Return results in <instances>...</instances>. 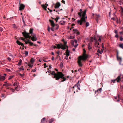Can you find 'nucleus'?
Listing matches in <instances>:
<instances>
[{
    "label": "nucleus",
    "instance_id": "obj_1",
    "mask_svg": "<svg viewBox=\"0 0 123 123\" xmlns=\"http://www.w3.org/2000/svg\"><path fill=\"white\" fill-rule=\"evenodd\" d=\"M33 30V29L31 28L29 31L30 33H28L25 31L22 32V34L26 39L31 38L32 40L35 41L37 40V38L35 35L32 33Z\"/></svg>",
    "mask_w": 123,
    "mask_h": 123
},
{
    "label": "nucleus",
    "instance_id": "obj_2",
    "mask_svg": "<svg viewBox=\"0 0 123 123\" xmlns=\"http://www.w3.org/2000/svg\"><path fill=\"white\" fill-rule=\"evenodd\" d=\"M86 51L84 50V53L82 56H80L78 57V65L80 67H81L82 66V63L81 61H84L86 60L87 58V56L86 54L85 53Z\"/></svg>",
    "mask_w": 123,
    "mask_h": 123
},
{
    "label": "nucleus",
    "instance_id": "obj_3",
    "mask_svg": "<svg viewBox=\"0 0 123 123\" xmlns=\"http://www.w3.org/2000/svg\"><path fill=\"white\" fill-rule=\"evenodd\" d=\"M86 10H85L83 12L82 14V17L81 18V20H78L77 22L78 24H80V25H81L83 23H85L86 22V20L87 18V17L86 16Z\"/></svg>",
    "mask_w": 123,
    "mask_h": 123
},
{
    "label": "nucleus",
    "instance_id": "obj_4",
    "mask_svg": "<svg viewBox=\"0 0 123 123\" xmlns=\"http://www.w3.org/2000/svg\"><path fill=\"white\" fill-rule=\"evenodd\" d=\"M50 73L51 74L54 76L53 77L55 78V79L57 80L59 79L60 78L58 77V76L59 75H61L60 74H61V72H58L57 73H56L55 71H53L52 72H50Z\"/></svg>",
    "mask_w": 123,
    "mask_h": 123
},
{
    "label": "nucleus",
    "instance_id": "obj_5",
    "mask_svg": "<svg viewBox=\"0 0 123 123\" xmlns=\"http://www.w3.org/2000/svg\"><path fill=\"white\" fill-rule=\"evenodd\" d=\"M57 46V47L58 49L61 48L63 50H64L66 49V47L64 45L62 44H57L56 45Z\"/></svg>",
    "mask_w": 123,
    "mask_h": 123
},
{
    "label": "nucleus",
    "instance_id": "obj_6",
    "mask_svg": "<svg viewBox=\"0 0 123 123\" xmlns=\"http://www.w3.org/2000/svg\"><path fill=\"white\" fill-rule=\"evenodd\" d=\"M61 74L60 75H62V74L63 75H59L58 77L60 78H60H62L63 79V80L61 81V82H63L65 81L66 79L64 77V76L65 75L64 74H63L62 72H61Z\"/></svg>",
    "mask_w": 123,
    "mask_h": 123
},
{
    "label": "nucleus",
    "instance_id": "obj_7",
    "mask_svg": "<svg viewBox=\"0 0 123 123\" xmlns=\"http://www.w3.org/2000/svg\"><path fill=\"white\" fill-rule=\"evenodd\" d=\"M19 10H21L24 9L25 7V5L22 4H20V3L19 4Z\"/></svg>",
    "mask_w": 123,
    "mask_h": 123
},
{
    "label": "nucleus",
    "instance_id": "obj_8",
    "mask_svg": "<svg viewBox=\"0 0 123 123\" xmlns=\"http://www.w3.org/2000/svg\"><path fill=\"white\" fill-rule=\"evenodd\" d=\"M117 80V82H119V81L120 80V76H119L116 79L112 80V81L113 82V83H114L115 82V81H116Z\"/></svg>",
    "mask_w": 123,
    "mask_h": 123
},
{
    "label": "nucleus",
    "instance_id": "obj_9",
    "mask_svg": "<svg viewBox=\"0 0 123 123\" xmlns=\"http://www.w3.org/2000/svg\"><path fill=\"white\" fill-rule=\"evenodd\" d=\"M117 59L119 61V64L120 65L121 64V62L122 61V58L121 57H119V56L117 57Z\"/></svg>",
    "mask_w": 123,
    "mask_h": 123
},
{
    "label": "nucleus",
    "instance_id": "obj_10",
    "mask_svg": "<svg viewBox=\"0 0 123 123\" xmlns=\"http://www.w3.org/2000/svg\"><path fill=\"white\" fill-rule=\"evenodd\" d=\"M49 21L51 23V25L53 27H54L55 25L53 21L51 20H49Z\"/></svg>",
    "mask_w": 123,
    "mask_h": 123
},
{
    "label": "nucleus",
    "instance_id": "obj_11",
    "mask_svg": "<svg viewBox=\"0 0 123 123\" xmlns=\"http://www.w3.org/2000/svg\"><path fill=\"white\" fill-rule=\"evenodd\" d=\"M48 4L46 3L45 5L44 4H43L42 5V6L45 10H46V8L47 7V6H48Z\"/></svg>",
    "mask_w": 123,
    "mask_h": 123
},
{
    "label": "nucleus",
    "instance_id": "obj_12",
    "mask_svg": "<svg viewBox=\"0 0 123 123\" xmlns=\"http://www.w3.org/2000/svg\"><path fill=\"white\" fill-rule=\"evenodd\" d=\"M95 43V46L96 47H98V45H99V43L96 40V39L95 38H94V39Z\"/></svg>",
    "mask_w": 123,
    "mask_h": 123
},
{
    "label": "nucleus",
    "instance_id": "obj_13",
    "mask_svg": "<svg viewBox=\"0 0 123 123\" xmlns=\"http://www.w3.org/2000/svg\"><path fill=\"white\" fill-rule=\"evenodd\" d=\"M60 6V4L59 2H57L56 4L55 8H58Z\"/></svg>",
    "mask_w": 123,
    "mask_h": 123
},
{
    "label": "nucleus",
    "instance_id": "obj_14",
    "mask_svg": "<svg viewBox=\"0 0 123 123\" xmlns=\"http://www.w3.org/2000/svg\"><path fill=\"white\" fill-rule=\"evenodd\" d=\"M16 42L17 44H18V45H21L22 46H23L24 45L23 43H22L21 42H20L18 40H17L16 41Z\"/></svg>",
    "mask_w": 123,
    "mask_h": 123
},
{
    "label": "nucleus",
    "instance_id": "obj_15",
    "mask_svg": "<svg viewBox=\"0 0 123 123\" xmlns=\"http://www.w3.org/2000/svg\"><path fill=\"white\" fill-rule=\"evenodd\" d=\"M5 84L3 85V86H5L7 87L8 86H10L11 85V84L10 83H7L6 82H5Z\"/></svg>",
    "mask_w": 123,
    "mask_h": 123
},
{
    "label": "nucleus",
    "instance_id": "obj_16",
    "mask_svg": "<svg viewBox=\"0 0 123 123\" xmlns=\"http://www.w3.org/2000/svg\"><path fill=\"white\" fill-rule=\"evenodd\" d=\"M5 79V77L4 76L0 75V80H3Z\"/></svg>",
    "mask_w": 123,
    "mask_h": 123
},
{
    "label": "nucleus",
    "instance_id": "obj_17",
    "mask_svg": "<svg viewBox=\"0 0 123 123\" xmlns=\"http://www.w3.org/2000/svg\"><path fill=\"white\" fill-rule=\"evenodd\" d=\"M88 48L89 50H90L91 49L92 47L90 45V43H89L88 45Z\"/></svg>",
    "mask_w": 123,
    "mask_h": 123
},
{
    "label": "nucleus",
    "instance_id": "obj_18",
    "mask_svg": "<svg viewBox=\"0 0 123 123\" xmlns=\"http://www.w3.org/2000/svg\"><path fill=\"white\" fill-rule=\"evenodd\" d=\"M95 16H96V21H97L98 20L97 19L100 17V16L99 14H95Z\"/></svg>",
    "mask_w": 123,
    "mask_h": 123
},
{
    "label": "nucleus",
    "instance_id": "obj_19",
    "mask_svg": "<svg viewBox=\"0 0 123 123\" xmlns=\"http://www.w3.org/2000/svg\"><path fill=\"white\" fill-rule=\"evenodd\" d=\"M94 39H93V38L92 37H91V38L90 39L91 41L90 43H91V44L92 43L93 41V40H94Z\"/></svg>",
    "mask_w": 123,
    "mask_h": 123
},
{
    "label": "nucleus",
    "instance_id": "obj_20",
    "mask_svg": "<svg viewBox=\"0 0 123 123\" xmlns=\"http://www.w3.org/2000/svg\"><path fill=\"white\" fill-rule=\"evenodd\" d=\"M119 47L122 48V49H123V44H119Z\"/></svg>",
    "mask_w": 123,
    "mask_h": 123
},
{
    "label": "nucleus",
    "instance_id": "obj_21",
    "mask_svg": "<svg viewBox=\"0 0 123 123\" xmlns=\"http://www.w3.org/2000/svg\"><path fill=\"white\" fill-rule=\"evenodd\" d=\"M22 62V61L21 60H20L19 62L18 65V66H20L21 64V63Z\"/></svg>",
    "mask_w": 123,
    "mask_h": 123
},
{
    "label": "nucleus",
    "instance_id": "obj_22",
    "mask_svg": "<svg viewBox=\"0 0 123 123\" xmlns=\"http://www.w3.org/2000/svg\"><path fill=\"white\" fill-rule=\"evenodd\" d=\"M65 22L64 21H61L60 22V24L61 25H64V24Z\"/></svg>",
    "mask_w": 123,
    "mask_h": 123
},
{
    "label": "nucleus",
    "instance_id": "obj_23",
    "mask_svg": "<svg viewBox=\"0 0 123 123\" xmlns=\"http://www.w3.org/2000/svg\"><path fill=\"white\" fill-rule=\"evenodd\" d=\"M18 85V82H16L15 83H14V84L13 85L14 86H16Z\"/></svg>",
    "mask_w": 123,
    "mask_h": 123
},
{
    "label": "nucleus",
    "instance_id": "obj_24",
    "mask_svg": "<svg viewBox=\"0 0 123 123\" xmlns=\"http://www.w3.org/2000/svg\"><path fill=\"white\" fill-rule=\"evenodd\" d=\"M82 12H80L78 13V15L80 17V18L81 17L82 15L81 14V13Z\"/></svg>",
    "mask_w": 123,
    "mask_h": 123
},
{
    "label": "nucleus",
    "instance_id": "obj_25",
    "mask_svg": "<svg viewBox=\"0 0 123 123\" xmlns=\"http://www.w3.org/2000/svg\"><path fill=\"white\" fill-rule=\"evenodd\" d=\"M45 119V118L44 117L41 119V122L42 123H44Z\"/></svg>",
    "mask_w": 123,
    "mask_h": 123
},
{
    "label": "nucleus",
    "instance_id": "obj_26",
    "mask_svg": "<svg viewBox=\"0 0 123 123\" xmlns=\"http://www.w3.org/2000/svg\"><path fill=\"white\" fill-rule=\"evenodd\" d=\"M101 90L102 89L101 88H100L98 89L97 92H98V93H100L101 92Z\"/></svg>",
    "mask_w": 123,
    "mask_h": 123
},
{
    "label": "nucleus",
    "instance_id": "obj_27",
    "mask_svg": "<svg viewBox=\"0 0 123 123\" xmlns=\"http://www.w3.org/2000/svg\"><path fill=\"white\" fill-rule=\"evenodd\" d=\"M60 18L58 17L57 16L56 18L55 19V20L56 21V22H57V21Z\"/></svg>",
    "mask_w": 123,
    "mask_h": 123
},
{
    "label": "nucleus",
    "instance_id": "obj_28",
    "mask_svg": "<svg viewBox=\"0 0 123 123\" xmlns=\"http://www.w3.org/2000/svg\"><path fill=\"white\" fill-rule=\"evenodd\" d=\"M35 60L33 58H32L30 60V62H32V63H33L34 61Z\"/></svg>",
    "mask_w": 123,
    "mask_h": 123
},
{
    "label": "nucleus",
    "instance_id": "obj_29",
    "mask_svg": "<svg viewBox=\"0 0 123 123\" xmlns=\"http://www.w3.org/2000/svg\"><path fill=\"white\" fill-rule=\"evenodd\" d=\"M54 120V119L53 118L51 119L49 121V123H51Z\"/></svg>",
    "mask_w": 123,
    "mask_h": 123
},
{
    "label": "nucleus",
    "instance_id": "obj_30",
    "mask_svg": "<svg viewBox=\"0 0 123 123\" xmlns=\"http://www.w3.org/2000/svg\"><path fill=\"white\" fill-rule=\"evenodd\" d=\"M89 25V23L88 22H86V27H87Z\"/></svg>",
    "mask_w": 123,
    "mask_h": 123
},
{
    "label": "nucleus",
    "instance_id": "obj_31",
    "mask_svg": "<svg viewBox=\"0 0 123 123\" xmlns=\"http://www.w3.org/2000/svg\"><path fill=\"white\" fill-rule=\"evenodd\" d=\"M28 51H25V54L26 56L28 55Z\"/></svg>",
    "mask_w": 123,
    "mask_h": 123
},
{
    "label": "nucleus",
    "instance_id": "obj_32",
    "mask_svg": "<svg viewBox=\"0 0 123 123\" xmlns=\"http://www.w3.org/2000/svg\"><path fill=\"white\" fill-rule=\"evenodd\" d=\"M73 31L74 32V33H75L76 32H77L78 31V30L77 29H74L73 30Z\"/></svg>",
    "mask_w": 123,
    "mask_h": 123
},
{
    "label": "nucleus",
    "instance_id": "obj_33",
    "mask_svg": "<svg viewBox=\"0 0 123 123\" xmlns=\"http://www.w3.org/2000/svg\"><path fill=\"white\" fill-rule=\"evenodd\" d=\"M66 56H67V57H68L69 55V52H66Z\"/></svg>",
    "mask_w": 123,
    "mask_h": 123
},
{
    "label": "nucleus",
    "instance_id": "obj_34",
    "mask_svg": "<svg viewBox=\"0 0 123 123\" xmlns=\"http://www.w3.org/2000/svg\"><path fill=\"white\" fill-rule=\"evenodd\" d=\"M28 66H29L31 68H32L33 66V65L30 64H28Z\"/></svg>",
    "mask_w": 123,
    "mask_h": 123
},
{
    "label": "nucleus",
    "instance_id": "obj_35",
    "mask_svg": "<svg viewBox=\"0 0 123 123\" xmlns=\"http://www.w3.org/2000/svg\"><path fill=\"white\" fill-rule=\"evenodd\" d=\"M75 37L74 36H70L69 37V39H73Z\"/></svg>",
    "mask_w": 123,
    "mask_h": 123
},
{
    "label": "nucleus",
    "instance_id": "obj_36",
    "mask_svg": "<svg viewBox=\"0 0 123 123\" xmlns=\"http://www.w3.org/2000/svg\"><path fill=\"white\" fill-rule=\"evenodd\" d=\"M22 68H20L19 69L20 70H24V68L22 66Z\"/></svg>",
    "mask_w": 123,
    "mask_h": 123
},
{
    "label": "nucleus",
    "instance_id": "obj_37",
    "mask_svg": "<svg viewBox=\"0 0 123 123\" xmlns=\"http://www.w3.org/2000/svg\"><path fill=\"white\" fill-rule=\"evenodd\" d=\"M29 43L31 46H32L33 45V43L31 42H29Z\"/></svg>",
    "mask_w": 123,
    "mask_h": 123
},
{
    "label": "nucleus",
    "instance_id": "obj_38",
    "mask_svg": "<svg viewBox=\"0 0 123 123\" xmlns=\"http://www.w3.org/2000/svg\"><path fill=\"white\" fill-rule=\"evenodd\" d=\"M13 77V76H9V78H8V79L9 80L11 78H12Z\"/></svg>",
    "mask_w": 123,
    "mask_h": 123
},
{
    "label": "nucleus",
    "instance_id": "obj_39",
    "mask_svg": "<svg viewBox=\"0 0 123 123\" xmlns=\"http://www.w3.org/2000/svg\"><path fill=\"white\" fill-rule=\"evenodd\" d=\"M50 28L49 26H48V31L49 32L50 31Z\"/></svg>",
    "mask_w": 123,
    "mask_h": 123
},
{
    "label": "nucleus",
    "instance_id": "obj_40",
    "mask_svg": "<svg viewBox=\"0 0 123 123\" xmlns=\"http://www.w3.org/2000/svg\"><path fill=\"white\" fill-rule=\"evenodd\" d=\"M123 38H122V36L121 37H120V40L121 41H123Z\"/></svg>",
    "mask_w": 123,
    "mask_h": 123
},
{
    "label": "nucleus",
    "instance_id": "obj_41",
    "mask_svg": "<svg viewBox=\"0 0 123 123\" xmlns=\"http://www.w3.org/2000/svg\"><path fill=\"white\" fill-rule=\"evenodd\" d=\"M77 88L78 89L80 90V86H79L78 85H77Z\"/></svg>",
    "mask_w": 123,
    "mask_h": 123
},
{
    "label": "nucleus",
    "instance_id": "obj_42",
    "mask_svg": "<svg viewBox=\"0 0 123 123\" xmlns=\"http://www.w3.org/2000/svg\"><path fill=\"white\" fill-rule=\"evenodd\" d=\"M78 71L80 72L81 73V72H82V70H81V68H79L78 70Z\"/></svg>",
    "mask_w": 123,
    "mask_h": 123
},
{
    "label": "nucleus",
    "instance_id": "obj_43",
    "mask_svg": "<svg viewBox=\"0 0 123 123\" xmlns=\"http://www.w3.org/2000/svg\"><path fill=\"white\" fill-rule=\"evenodd\" d=\"M114 32L116 34H117L118 33V31L117 30H115L114 31Z\"/></svg>",
    "mask_w": 123,
    "mask_h": 123
},
{
    "label": "nucleus",
    "instance_id": "obj_44",
    "mask_svg": "<svg viewBox=\"0 0 123 123\" xmlns=\"http://www.w3.org/2000/svg\"><path fill=\"white\" fill-rule=\"evenodd\" d=\"M55 25L57 27L56 28V29H57L59 27L58 25L57 24H56V25Z\"/></svg>",
    "mask_w": 123,
    "mask_h": 123
},
{
    "label": "nucleus",
    "instance_id": "obj_45",
    "mask_svg": "<svg viewBox=\"0 0 123 123\" xmlns=\"http://www.w3.org/2000/svg\"><path fill=\"white\" fill-rule=\"evenodd\" d=\"M25 43L26 44H27L28 43H29V42H28V41H27L25 40V41H24Z\"/></svg>",
    "mask_w": 123,
    "mask_h": 123
},
{
    "label": "nucleus",
    "instance_id": "obj_46",
    "mask_svg": "<svg viewBox=\"0 0 123 123\" xmlns=\"http://www.w3.org/2000/svg\"><path fill=\"white\" fill-rule=\"evenodd\" d=\"M10 89L12 92H14L15 91L14 89L12 88H11Z\"/></svg>",
    "mask_w": 123,
    "mask_h": 123
},
{
    "label": "nucleus",
    "instance_id": "obj_47",
    "mask_svg": "<svg viewBox=\"0 0 123 123\" xmlns=\"http://www.w3.org/2000/svg\"><path fill=\"white\" fill-rule=\"evenodd\" d=\"M115 37H116V38H118V35L117 34H116V35L115 36Z\"/></svg>",
    "mask_w": 123,
    "mask_h": 123
},
{
    "label": "nucleus",
    "instance_id": "obj_48",
    "mask_svg": "<svg viewBox=\"0 0 123 123\" xmlns=\"http://www.w3.org/2000/svg\"><path fill=\"white\" fill-rule=\"evenodd\" d=\"M51 29L52 31H54V28L53 27L51 28Z\"/></svg>",
    "mask_w": 123,
    "mask_h": 123
},
{
    "label": "nucleus",
    "instance_id": "obj_49",
    "mask_svg": "<svg viewBox=\"0 0 123 123\" xmlns=\"http://www.w3.org/2000/svg\"><path fill=\"white\" fill-rule=\"evenodd\" d=\"M19 75L21 77H22L23 76L24 74H19Z\"/></svg>",
    "mask_w": 123,
    "mask_h": 123
},
{
    "label": "nucleus",
    "instance_id": "obj_50",
    "mask_svg": "<svg viewBox=\"0 0 123 123\" xmlns=\"http://www.w3.org/2000/svg\"><path fill=\"white\" fill-rule=\"evenodd\" d=\"M118 56V52L117 51V57Z\"/></svg>",
    "mask_w": 123,
    "mask_h": 123
},
{
    "label": "nucleus",
    "instance_id": "obj_51",
    "mask_svg": "<svg viewBox=\"0 0 123 123\" xmlns=\"http://www.w3.org/2000/svg\"><path fill=\"white\" fill-rule=\"evenodd\" d=\"M3 29L1 27L0 28V31H3Z\"/></svg>",
    "mask_w": 123,
    "mask_h": 123
},
{
    "label": "nucleus",
    "instance_id": "obj_52",
    "mask_svg": "<svg viewBox=\"0 0 123 123\" xmlns=\"http://www.w3.org/2000/svg\"><path fill=\"white\" fill-rule=\"evenodd\" d=\"M18 87H16L15 88V89L17 91H18Z\"/></svg>",
    "mask_w": 123,
    "mask_h": 123
},
{
    "label": "nucleus",
    "instance_id": "obj_53",
    "mask_svg": "<svg viewBox=\"0 0 123 123\" xmlns=\"http://www.w3.org/2000/svg\"><path fill=\"white\" fill-rule=\"evenodd\" d=\"M62 3L63 4H65V1L64 0H62Z\"/></svg>",
    "mask_w": 123,
    "mask_h": 123
},
{
    "label": "nucleus",
    "instance_id": "obj_54",
    "mask_svg": "<svg viewBox=\"0 0 123 123\" xmlns=\"http://www.w3.org/2000/svg\"><path fill=\"white\" fill-rule=\"evenodd\" d=\"M78 45V44H76L74 46V47L75 48H76L77 46Z\"/></svg>",
    "mask_w": 123,
    "mask_h": 123
},
{
    "label": "nucleus",
    "instance_id": "obj_55",
    "mask_svg": "<svg viewBox=\"0 0 123 123\" xmlns=\"http://www.w3.org/2000/svg\"><path fill=\"white\" fill-rule=\"evenodd\" d=\"M7 59H8V60H9V61H10V60H11V58H9V57H8V58H7Z\"/></svg>",
    "mask_w": 123,
    "mask_h": 123
},
{
    "label": "nucleus",
    "instance_id": "obj_56",
    "mask_svg": "<svg viewBox=\"0 0 123 123\" xmlns=\"http://www.w3.org/2000/svg\"><path fill=\"white\" fill-rule=\"evenodd\" d=\"M100 51H101L99 49H98V50L97 51V52L99 53H100Z\"/></svg>",
    "mask_w": 123,
    "mask_h": 123
},
{
    "label": "nucleus",
    "instance_id": "obj_57",
    "mask_svg": "<svg viewBox=\"0 0 123 123\" xmlns=\"http://www.w3.org/2000/svg\"><path fill=\"white\" fill-rule=\"evenodd\" d=\"M80 33L79 32H77L76 33V34L77 35H78Z\"/></svg>",
    "mask_w": 123,
    "mask_h": 123
},
{
    "label": "nucleus",
    "instance_id": "obj_58",
    "mask_svg": "<svg viewBox=\"0 0 123 123\" xmlns=\"http://www.w3.org/2000/svg\"><path fill=\"white\" fill-rule=\"evenodd\" d=\"M6 71H8V72H9L10 71V70L9 69H6Z\"/></svg>",
    "mask_w": 123,
    "mask_h": 123
},
{
    "label": "nucleus",
    "instance_id": "obj_59",
    "mask_svg": "<svg viewBox=\"0 0 123 123\" xmlns=\"http://www.w3.org/2000/svg\"><path fill=\"white\" fill-rule=\"evenodd\" d=\"M22 17V21H23V22L24 23V24L25 23V22L24 21V19H23V17Z\"/></svg>",
    "mask_w": 123,
    "mask_h": 123
},
{
    "label": "nucleus",
    "instance_id": "obj_60",
    "mask_svg": "<svg viewBox=\"0 0 123 123\" xmlns=\"http://www.w3.org/2000/svg\"><path fill=\"white\" fill-rule=\"evenodd\" d=\"M98 41L99 42L101 41V39L100 37H99L98 39Z\"/></svg>",
    "mask_w": 123,
    "mask_h": 123
},
{
    "label": "nucleus",
    "instance_id": "obj_61",
    "mask_svg": "<svg viewBox=\"0 0 123 123\" xmlns=\"http://www.w3.org/2000/svg\"><path fill=\"white\" fill-rule=\"evenodd\" d=\"M74 41L75 43H77V41L76 40H74Z\"/></svg>",
    "mask_w": 123,
    "mask_h": 123
},
{
    "label": "nucleus",
    "instance_id": "obj_62",
    "mask_svg": "<svg viewBox=\"0 0 123 123\" xmlns=\"http://www.w3.org/2000/svg\"><path fill=\"white\" fill-rule=\"evenodd\" d=\"M63 66V64L62 63V62L61 63V64H60V67H62V66Z\"/></svg>",
    "mask_w": 123,
    "mask_h": 123
},
{
    "label": "nucleus",
    "instance_id": "obj_63",
    "mask_svg": "<svg viewBox=\"0 0 123 123\" xmlns=\"http://www.w3.org/2000/svg\"><path fill=\"white\" fill-rule=\"evenodd\" d=\"M121 12H123V8L122 7H121Z\"/></svg>",
    "mask_w": 123,
    "mask_h": 123
},
{
    "label": "nucleus",
    "instance_id": "obj_64",
    "mask_svg": "<svg viewBox=\"0 0 123 123\" xmlns=\"http://www.w3.org/2000/svg\"><path fill=\"white\" fill-rule=\"evenodd\" d=\"M72 50L73 51H75V49L74 48L72 49Z\"/></svg>",
    "mask_w": 123,
    "mask_h": 123
}]
</instances>
